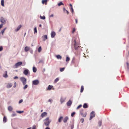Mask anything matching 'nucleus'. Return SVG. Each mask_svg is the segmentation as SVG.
Masks as SVG:
<instances>
[{
	"instance_id": "1",
	"label": "nucleus",
	"mask_w": 129,
	"mask_h": 129,
	"mask_svg": "<svg viewBox=\"0 0 129 129\" xmlns=\"http://www.w3.org/2000/svg\"><path fill=\"white\" fill-rule=\"evenodd\" d=\"M45 125L47 126H49L51 121V120L49 119V118L47 117L43 120Z\"/></svg>"
},
{
	"instance_id": "2",
	"label": "nucleus",
	"mask_w": 129,
	"mask_h": 129,
	"mask_svg": "<svg viewBox=\"0 0 129 129\" xmlns=\"http://www.w3.org/2000/svg\"><path fill=\"white\" fill-rule=\"evenodd\" d=\"M20 79L22 82L23 85H25L26 83V79L24 77H21L20 78Z\"/></svg>"
},
{
	"instance_id": "3",
	"label": "nucleus",
	"mask_w": 129,
	"mask_h": 129,
	"mask_svg": "<svg viewBox=\"0 0 129 129\" xmlns=\"http://www.w3.org/2000/svg\"><path fill=\"white\" fill-rule=\"evenodd\" d=\"M95 112L94 111H93L90 113V117L89 120H91L92 118L95 117Z\"/></svg>"
},
{
	"instance_id": "4",
	"label": "nucleus",
	"mask_w": 129,
	"mask_h": 129,
	"mask_svg": "<svg viewBox=\"0 0 129 129\" xmlns=\"http://www.w3.org/2000/svg\"><path fill=\"white\" fill-rule=\"evenodd\" d=\"M22 63V62L20 61L16 63L14 65L13 67L14 68H17L19 66L21 65Z\"/></svg>"
},
{
	"instance_id": "5",
	"label": "nucleus",
	"mask_w": 129,
	"mask_h": 129,
	"mask_svg": "<svg viewBox=\"0 0 129 129\" xmlns=\"http://www.w3.org/2000/svg\"><path fill=\"white\" fill-rule=\"evenodd\" d=\"M7 21V19L6 18H5L3 17H1L0 19V21L2 23L5 24Z\"/></svg>"
},
{
	"instance_id": "6",
	"label": "nucleus",
	"mask_w": 129,
	"mask_h": 129,
	"mask_svg": "<svg viewBox=\"0 0 129 129\" xmlns=\"http://www.w3.org/2000/svg\"><path fill=\"white\" fill-rule=\"evenodd\" d=\"M39 83V81L38 80H33L32 81V84L33 85H37Z\"/></svg>"
},
{
	"instance_id": "7",
	"label": "nucleus",
	"mask_w": 129,
	"mask_h": 129,
	"mask_svg": "<svg viewBox=\"0 0 129 129\" xmlns=\"http://www.w3.org/2000/svg\"><path fill=\"white\" fill-rule=\"evenodd\" d=\"M25 70L23 72V73L25 75H27L29 73V71L27 69H25Z\"/></svg>"
},
{
	"instance_id": "8",
	"label": "nucleus",
	"mask_w": 129,
	"mask_h": 129,
	"mask_svg": "<svg viewBox=\"0 0 129 129\" xmlns=\"http://www.w3.org/2000/svg\"><path fill=\"white\" fill-rule=\"evenodd\" d=\"M74 46L75 49L76 50H77L79 46H77V45L76 43L75 40H74Z\"/></svg>"
},
{
	"instance_id": "9",
	"label": "nucleus",
	"mask_w": 129,
	"mask_h": 129,
	"mask_svg": "<svg viewBox=\"0 0 129 129\" xmlns=\"http://www.w3.org/2000/svg\"><path fill=\"white\" fill-rule=\"evenodd\" d=\"M72 104V102L71 100H69L67 103V105L68 106H70Z\"/></svg>"
},
{
	"instance_id": "10",
	"label": "nucleus",
	"mask_w": 129,
	"mask_h": 129,
	"mask_svg": "<svg viewBox=\"0 0 129 129\" xmlns=\"http://www.w3.org/2000/svg\"><path fill=\"white\" fill-rule=\"evenodd\" d=\"M56 35L54 31H52L51 33V37L52 38H54Z\"/></svg>"
},
{
	"instance_id": "11",
	"label": "nucleus",
	"mask_w": 129,
	"mask_h": 129,
	"mask_svg": "<svg viewBox=\"0 0 129 129\" xmlns=\"http://www.w3.org/2000/svg\"><path fill=\"white\" fill-rule=\"evenodd\" d=\"M42 38H43V41H45L47 39V36L46 35L43 36Z\"/></svg>"
},
{
	"instance_id": "12",
	"label": "nucleus",
	"mask_w": 129,
	"mask_h": 129,
	"mask_svg": "<svg viewBox=\"0 0 129 129\" xmlns=\"http://www.w3.org/2000/svg\"><path fill=\"white\" fill-rule=\"evenodd\" d=\"M83 111V110H81L80 111V114H81V115L83 117H85L86 115V113L85 114H83L82 112V111Z\"/></svg>"
},
{
	"instance_id": "13",
	"label": "nucleus",
	"mask_w": 129,
	"mask_h": 129,
	"mask_svg": "<svg viewBox=\"0 0 129 129\" xmlns=\"http://www.w3.org/2000/svg\"><path fill=\"white\" fill-rule=\"evenodd\" d=\"M12 84L11 83H9L7 84V87L8 88H10L12 87Z\"/></svg>"
},
{
	"instance_id": "14",
	"label": "nucleus",
	"mask_w": 129,
	"mask_h": 129,
	"mask_svg": "<svg viewBox=\"0 0 129 129\" xmlns=\"http://www.w3.org/2000/svg\"><path fill=\"white\" fill-rule=\"evenodd\" d=\"M7 73V71H5V72L4 73L3 75V76L5 78H6L8 77Z\"/></svg>"
},
{
	"instance_id": "15",
	"label": "nucleus",
	"mask_w": 129,
	"mask_h": 129,
	"mask_svg": "<svg viewBox=\"0 0 129 129\" xmlns=\"http://www.w3.org/2000/svg\"><path fill=\"white\" fill-rule=\"evenodd\" d=\"M47 113L46 112H44L41 114V116L42 118H43L45 115H47Z\"/></svg>"
},
{
	"instance_id": "16",
	"label": "nucleus",
	"mask_w": 129,
	"mask_h": 129,
	"mask_svg": "<svg viewBox=\"0 0 129 129\" xmlns=\"http://www.w3.org/2000/svg\"><path fill=\"white\" fill-rule=\"evenodd\" d=\"M21 27V25H20L18 26L16 28L15 30V31H17L19 30Z\"/></svg>"
},
{
	"instance_id": "17",
	"label": "nucleus",
	"mask_w": 129,
	"mask_h": 129,
	"mask_svg": "<svg viewBox=\"0 0 129 129\" xmlns=\"http://www.w3.org/2000/svg\"><path fill=\"white\" fill-rule=\"evenodd\" d=\"M30 49V48L27 46H26L24 50L25 52H27Z\"/></svg>"
},
{
	"instance_id": "18",
	"label": "nucleus",
	"mask_w": 129,
	"mask_h": 129,
	"mask_svg": "<svg viewBox=\"0 0 129 129\" xmlns=\"http://www.w3.org/2000/svg\"><path fill=\"white\" fill-rule=\"evenodd\" d=\"M68 117L67 116H66L64 118V119L63 120V122L64 123H66L68 120Z\"/></svg>"
},
{
	"instance_id": "19",
	"label": "nucleus",
	"mask_w": 129,
	"mask_h": 129,
	"mask_svg": "<svg viewBox=\"0 0 129 129\" xmlns=\"http://www.w3.org/2000/svg\"><path fill=\"white\" fill-rule=\"evenodd\" d=\"M75 60V58L74 57H73L72 59V60L71 62V63L73 64H75V62L74 61V60Z\"/></svg>"
},
{
	"instance_id": "20",
	"label": "nucleus",
	"mask_w": 129,
	"mask_h": 129,
	"mask_svg": "<svg viewBox=\"0 0 129 129\" xmlns=\"http://www.w3.org/2000/svg\"><path fill=\"white\" fill-rule=\"evenodd\" d=\"M65 100V99L63 98L62 97H61L60 99L61 103L62 104L63 103L64 101Z\"/></svg>"
},
{
	"instance_id": "21",
	"label": "nucleus",
	"mask_w": 129,
	"mask_h": 129,
	"mask_svg": "<svg viewBox=\"0 0 129 129\" xmlns=\"http://www.w3.org/2000/svg\"><path fill=\"white\" fill-rule=\"evenodd\" d=\"M56 56L57 58L58 59H61L62 58L61 56V55H56Z\"/></svg>"
},
{
	"instance_id": "22",
	"label": "nucleus",
	"mask_w": 129,
	"mask_h": 129,
	"mask_svg": "<svg viewBox=\"0 0 129 129\" xmlns=\"http://www.w3.org/2000/svg\"><path fill=\"white\" fill-rule=\"evenodd\" d=\"M33 72L36 73L37 71V68L35 67H34L33 68Z\"/></svg>"
},
{
	"instance_id": "23",
	"label": "nucleus",
	"mask_w": 129,
	"mask_h": 129,
	"mask_svg": "<svg viewBox=\"0 0 129 129\" xmlns=\"http://www.w3.org/2000/svg\"><path fill=\"white\" fill-rule=\"evenodd\" d=\"M8 109L9 111H11L13 110V108L12 106H9L8 107Z\"/></svg>"
},
{
	"instance_id": "24",
	"label": "nucleus",
	"mask_w": 129,
	"mask_h": 129,
	"mask_svg": "<svg viewBox=\"0 0 129 129\" xmlns=\"http://www.w3.org/2000/svg\"><path fill=\"white\" fill-rule=\"evenodd\" d=\"M83 107L84 108H87L88 107V106L87 103H84L83 106Z\"/></svg>"
},
{
	"instance_id": "25",
	"label": "nucleus",
	"mask_w": 129,
	"mask_h": 129,
	"mask_svg": "<svg viewBox=\"0 0 129 129\" xmlns=\"http://www.w3.org/2000/svg\"><path fill=\"white\" fill-rule=\"evenodd\" d=\"M53 87L52 85H49L48 86V89L49 90H50Z\"/></svg>"
},
{
	"instance_id": "26",
	"label": "nucleus",
	"mask_w": 129,
	"mask_h": 129,
	"mask_svg": "<svg viewBox=\"0 0 129 129\" xmlns=\"http://www.w3.org/2000/svg\"><path fill=\"white\" fill-rule=\"evenodd\" d=\"M63 118V117L62 116H60L58 119V121L60 122L61 121V120Z\"/></svg>"
},
{
	"instance_id": "27",
	"label": "nucleus",
	"mask_w": 129,
	"mask_h": 129,
	"mask_svg": "<svg viewBox=\"0 0 129 129\" xmlns=\"http://www.w3.org/2000/svg\"><path fill=\"white\" fill-rule=\"evenodd\" d=\"M1 5L3 7H4V0H1Z\"/></svg>"
},
{
	"instance_id": "28",
	"label": "nucleus",
	"mask_w": 129,
	"mask_h": 129,
	"mask_svg": "<svg viewBox=\"0 0 129 129\" xmlns=\"http://www.w3.org/2000/svg\"><path fill=\"white\" fill-rule=\"evenodd\" d=\"M47 0H42V3L43 4H44L45 3V4H47Z\"/></svg>"
},
{
	"instance_id": "29",
	"label": "nucleus",
	"mask_w": 129,
	"mask_h": 129,
	"mask_svg": "<svg viewBox=\"0 0 129 129\" xmlns=\"http://www.w3.org/2000/svg\"><path fill=\"white\" fill-rule=\"evenodd\" d=\"M40 18L41 19L44 20L45 19V17L44 15L43 16H40Z\"/></svg>"
},
{
	"instance_id": "30",
	"label": "nucleus",
	"mask_w": 129,
	"mask_h": 129,
	"mask_svg": "<svg viewBox=\"0 0 129 129\" xmlns=\"http://www.w3.org/2000/svg\"><path fill=\"white\" fill-rule=\"evenodd\" d=\"M84 90V87L83 86H82L81 87V90H80V92H82Z\"/></svg>"
},
{
	"instance_id": "31",
	"label": "nucleus",
	"mask_w": 129,
	"mask_h": 129,
	"mask_svg": "<svg viewBox=\"0 0 129 129\" xmlns=\"http://www.w3.org/2000/svg\"><path fill=\"white\" fill-rule=\"evenodd\" d=\"M7 119L5 116H4L3 118V121L5 123L6 122Z\"/></svg>"
},
{
	"instance_id": "32",
	"label": "nucleus",
	"mask_w": 129,
	"mask_h": 129,
	"mask_svg": "<svg viewBox=\"0 0 129 129\" xmlns=\"http://www.w3.org/2000/svg\"><path fill=\"white\" fill-rule=\"evenodd\" d=\"M102 124V121L100 120L99 121L98 124L100 127L101 126Z\"/></svg>"
},
{
	"instance_id": "33",
	"label": "nucleus",
	"mask_w": 129,
	"mask_h": 129,
	"mask_svg": "<svg viewBox=\"0 0 129 129\" xmlns=\"http://www.w3.org/2000/svg\"><path fill=\"white\" fill-rule=\"evenodd\" d=\"M42 50L41 47V46H40L39 47L38 49V51L39 52H41Z\"/></svg>"
},
{
	"instance_id": "34",
	"label": "nucleus",
	"mask_w": 129,
	"mask_h": 129,
	"mask_svg": "<svg viewBox=\"0 0 129 129\" xmlns=\"http://www.w3.org/2000/svg\"><path fill=\"white\" fill-rule=\"evenodd\" d=\"M65 69V68L64 67L63 68H60V71L61 72H63L64 71Z\"/></svg>"
},
{
	"instance_id": "35",
	"label": "nucleus",
	"mask_w": 129,
	"mask_h": 129,
	"mask_svg": "<svg viewBox=\"0 0 129 129\" xmlns=\"http://www.w3.org/2000/svg\"><path fill=\"white\" fill-rule=\"evenodd\" d=\"M62 5H63V4L61 2H59L58 4V5L59 6Z\"/></svg>"
},
{
	"instance_id": "36",
	"label": "nucleus",
	"mask_w": 129,
	"mask_h": 129,
	"mask_svg": "<svg viewBox=\"0 0 129 129\" xmlns=\"http://www.w3.org/2000/svg\"><path fill=\"white\" fill-rule=\"evenodd\" d=\"M16 112L17 113L21 114L22 113H23L24 112L23 111H16Z\"/></svg>"
},
{
	"instance_id": "37",
	"label": "nucleus",
	"mask_w": 129,
	"mask_h": 129,
	"mask_svg": "<svg viewBox=\"0 0 129 129\" xmlns=\"http://www.w3.org/2000/svg\"><path fill=\"white\" fill-rule=\"evenodd\" d=\"M70 60V58L69 57L67 56L66 58V61L67 62H68V61H69Z\"/></svg>"
},
{
	"instance_id": "38",
	"label": "nucleus",
	"mask_w": 129,
	"mask_h": 129,
	"mask_svg": "<svg viewBox=\"0 0 129 129\" xmlns=\"http://www.w3.org/2000/svg\"><path fill=\"white\" fill-rule=\"evenodd\" d=\"M59 80V78H56L54 82L55 83H56Z\"/></svg>"
},
{
	"instance_id": "39",
	"label": "nucleus",
	"mask_w": 129,
	"mask_h": 129,
	"mask_svg": "<svg viewBox=\"0 0 129 129\" xmlns=\"http://www.w3.org/2000/svg\"><path fill=\"white\" fill-rule=\"evenodd\" d=\"M34 33H37V27H35L34 28Z\"/></svg>"
},
{
	"instance_id": "40",
	"label": "nucleus",
	"mask_w": 129,
	"mask_h": 129,
	"mask_svg": "<svg viewBox=\"0 0 129 129\" xmlns=\"http://www.w3.org/2000/svg\"><path fill=\"white\" fill-rule=\"evenodd\" d=\"M16 114L15 113H13L11 115V116L12 117H13L14 116H16Z\"/></svg>"
},
{
	"instance_id": "41",
	"label": "nucleus",
	"mask_w": 129,
	"mask_h": 129,
	"mask_svg": "<svg viewBox=\"0 0 129 129\" xmlns=\"http://www.w3.org/2000/svg\"><path fill=\"white\" fill-rule=\"evenodd\" d=\"M75 112H72L71 114V116L72 117H73L74 115H75Z\"/></svg>"
},
{
	"instance_id": "42",
	"label": "nucleus",
	"mask_w": 129,
	"mask_h": 129,
	"mask_svg": "<svg viewBox=\"0 0 129 129\" xmlns=\"http://www.w3.org/2000/svg\"><path fill=\"white\" fill-rule=\"evenodd\" d=\"M28 87V85L27 84L25 85V86L23 88L24 89H25L26 88Z\"/></svg>"
},
{
	"instance_id": "43",
	"label": "nucleus",
	"mask_w": 129,
	"mask_h": 129,
	"mask_svg": "<svg viewBox=\"0 0 129 129\" xmlns=\"http://www.w3.org/2000/svg\"><path fill=\"white\" fill-rule=\"evenodd\" d=\"M82 106V105L81 104L79 105L77 108V109H78L79 108H81Z\"/></svg>"
},
{
	"instance_id": "44",
	"label": "nucleus",
	"mask_w": 129,
	"mask_h": 129,
	"mask_svg": "<svg viewBox=\"0 0 129 129\" xmlns=\"http://www.w3.org/2000/svg\"><path fill=\"white\" fill-rule=\"evenodd\" d=\"M80 121L82 123H83L84 121V119L83 118H82L80 120Z\"/></svg>"
},
{
	"instance_id": "45",
	"label": "nucleus",
	"mask_w": 129,
	"mask_h": 129,
	"mask_svg": "<svg viewBox=\"0 0 129 129\" xmlns=\"http://www.w3.org/2000/svg\"><path fill=\"white\" fill-rule=\"evenodd\" d=\"M23 101V100L22 99L20 100L19 102V103L20 104Z\"/></svg>"
},
{
	"instance_id": "46",
	"label": "nucleus",
	"mask_w": 129,
	"mask_h": 129,
	"mask_svg": "<svg viewBox=\"0 0 129 129\" xmlns=\"http://www.w3.org/2000/svg\"><path fill=\"white\" fill-rule=\"evenodd\" d=\"M44 63V61L42 60H40V61L39 62V63Z\"/></svg>"
},
{
	"instance_id": "47",
	"label": "nucleus",
	"mask_w": 129,
	"mask_h": 129,
	"mask_svg": "<svg viewBox=\"0 0 129 129\" xmlns=\"http://www.w3.org/2000/svg\"><path fill=\"white\" fill-rule=\"evenodd\" d=\"M71 12L72 13H73L74 12V10L73 9L72 7H71Z\"/></svg>"
},
{
	"instance_id": "48",
	"label": "nucleus",
	"mask_w": 129,
	"mask_h": 129,
	"mask_svg": "<svg viewBox=\"0 0 129 129\" xmlns=\"http://www.w3.org/2000/svg\"><path fill=\"white\" fill-rule=\"evenodd\" d=\"M3 50V47L2 46H0V51H2Z\"/></svg>"
},
{
	"instance_id": "49",
	"label": "nucleus",
	"mask_w": 129,
	"mask_h": 129,
	"mask_svg": "<svg viewBox=\"0 0 129 129\" xmlns=\"http://www.w3.org/2000/svg\"><path fill=\"white\" fill-rule=\"evenodd\" d=\"M75 28H73V30H72V33H74V32L75 31Z\"/></svg>"
},
{
	"instance_id": "50",
	"label": "nucleus",
	"mask_w": 129,
	"mask_h": 129,
	"mask_svg": "<svg viewBox=\"0 0 129 129\" xmlns=\"http://www.w3.org/2000/svg\"><path fill=\"white\" fill-rule=\"evenodd\" d=\"M14 85L13 86V87L15 88L16 87V82H14Z\"/></svg>"
},
{
	"instance_id": "51",
	"label": "nucleus",
	"mask_w": 129,
	"mask_h": 129,
	"mask_svg": "<svg viewBox=\"0 0 129 129\" xmlns=\"http://www.w3.org/2000/svg\"><path fill=\"white\" fill-rule=\"evenodd\" d=\"M4 30H2V31H1V33H2V34L3 35V34L4 33Z\"/></svg>"
},
{
	"instance_id": "52",
	"label": "nucleus",
	"mask_w": 129,
	"mask_h": 129,
	"mask_svg": "<svg viewBox=\"0 0 129 129\" xmlns=\"http://www.w3.org/2000/svg\"><path fill=\"white\" fill-rule=\"evenodd\" d=\"M74 127V124H72L71 125V129H73Z\"/></svg>"
},
{
	"instance_id": "53",
	"label": "nucleus",
	"mask_w": 129,
	"mask_h": 129,
	"mask_svg": "<svg viewBox=\"0 0 129 129\" xmlns=\"http://www.w3.org/2000/svg\"><path fill=\"white\" fill-rule=\"evenodd\" d=\"M52 100L51 99H50L48 101L49 102H51L52 103Z\"/></svg>"
},
{
	"instance_id": "54",
	"label": "nucleus",
	"mask_w": 129,
	"mask_h": 129,
	"mask_svg": "<svg viewBox=\"0 0 129 129\" xmlns=\"http://www.w3.org/2000/svg\"><path fill=\"white\" fill-rule=\"evenodd\" d=\"M3 26V24H1L0 25V29Z\"/></svg>"
},
{
	"instance_id": "55",
	"label": "nucleus",
	"mask_w": 129,
	"mask_h": 129,
	"mask_svg": "<svg viewBox=\"0 0 129 129\" xmlns=\"http://www.w3.org/2000/svg\"><path fill=\"white\" fill-rule=\"evenodd\" d=\"M18 78V77L17 76H16L14 78V79H16Z\"/></svg>"
},
{
	"instance_id": "56",
	"label": "nucleus",
	"mask_w": 129,
	"mask_h": 129,
	"mask_svg": "<svg viewBox=\"0 0 129 129\" xmlns=\"http://www.w3.org/2000/svg\"><path fill=\"white\" fill-rule=\"evenodd\" d=\"M32 129H36V126L35 125L34 126Z\"/></svg>"
},
{
	"instance_id": "57",
	"label": "nucleus",
	"mask_w": 129,
	"mask_h": 129,
	"mask_svg": "<svg viewBox=\"0 0 129 129\" xmlns=\"http://www.w3.org/2000/svg\"><path fill=\"white\" fill-rule=\"evenodd\" d=\"M53 16H54L53 15V14H52L49 17H53Z\"/></svg>"
},
{
	"instance_id": "58",
	"label": "nucleus",
	"mask_w": 129,
	"mask_h": 129,
	"mask_svg": "<svg viewBox=\"0 0 129 129\" xmlns=\"http://www.w3.org/2000/svg\"><path fill=\"white\" fill-rule=\"evenodd\" d=\"M75 21H76V23H77L78 22V21L77 19H75Z\"/></svg>"
},
{
	"instance_id": "59",
	"label": "nucleus",
	"mask_w": 129,
	"mask_h": 129,
	"mask_svg": "<svg viewBox=\"0 0 129 129\" xmlns=\"http://www.w3.org/2000/svg\"><path fill=\"white\" fill-rule=\"evenodd\" d=\"M63 11H66V9L64 8H63Z\"/></svg>"
},
{
	"instance_id": "60",
	"label": "nucleus",
	"mask_w": 129,
	"mask_h": 129,
	"mask_svg": "<svg viewBox=\"0 0 129 129\" xmlns=\"http://www.w3.org/2000/svg\"><path fill=\"white\" fill-rule=\"evenodd\" d=\"M45 129H50V128L48 127H47Z\"/></svg>"
},
{
	"instance_id": "61",
	"label": "nucleus",
	"mask_w": 129,
	"mask_h": 129,
	"mask_svg": "<svg viewBox=\"0 0 129 129\" xmlns=\"http://www.w3.org/2000/svg\"><path fill=\"white\" fill-rule=\"evenodd\" d=\"M30 53L31 54H33V50H31L30 51Z\"/></svg>"
},
{
	"instance_id": "62",
	"label": "nucleus",
	"mask_w": 129,
	"mask_h": 129,
	"mask_svg": "<svg viewBox=\"0 0 129 129\" xmlns=\"http://www.w3.org/2000/svg\"><path fill=\"white\" fill-rule=\"evenodd\" d=\"M61 28H60V29H59V32H60V31H61Z\"/></svg>"
},
{
	"instance_id": "63",
	"label": "nucleus",
	"mask_w": 129,
	"mask_h": 129,
	"mask_svg": "<svg viewBox=\"0 0 129 129\" xmlns=\"http://www.w3.org/2000/svg\"><path fill=\"white\" fill-rule=\"evenodd\" d=\"M126 64L127 65V66H129V63L128 62H126Z\"/></svg>"
},
{
	"instance_id": "64",
	"label": "nucleus",
	"mask_w": 129,
	"mask_h": 129,
	"mask_svg": "<svg viewBox=\"0 0 129 129\" xmlns=\"http://www.w3.org/2000/svg\"><path fill=\"white\" fill-rule=\"evenodd\" d=\"M127 69L129 70V66H127Z\"/></svg>"
}]
</instances>
